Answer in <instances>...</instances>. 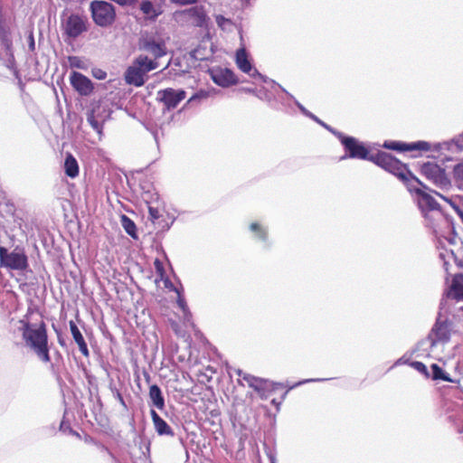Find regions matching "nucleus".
<instances>
[{
    "label": "nucleus",
    "instance_id": "41",
    "mask_svg": "<svg viewBox=\"0 0 463 463\" xmlns=\"http://www.w3.org/2000/svg\"><path fill=\"white\" fill-rule=\"evenodd\" d=\"M197 98H199V95H198V94H194V96H192V97L189 99L188 102H191V101H193L194 99H197Z\"/></svg>",
    "mask_w": 463,
    "mask_h": 463
},
{
    "label": "nucleus",
    "instance_id": "40",
    "mask_svg": "<svg viewBox=\"0 0 463 463\" xmlns=\"http://www.w3.org/2000/svg\"><path fill=\"white\" fill-rule=\"evenodd\" d=\"M116 397L121 404H125L124 398L118 391H117Z\"/></svg>",
    "mask_w": 463,
    "mask_h": 463
},
{
    "label": "nucleus",
    "instance_id": "13",
    "mask_svg": "<svg viewBox=\"0 0 463 463\" xmlns=\"http://www.w3.org/2000/svg\"><path fill=\"white\" fill-rule=\"evenodd\" d=\"M65 34L72 39L87 31V19L79 14H71L64 24Z\"/></svg>",
    "mask_w": 463,
    "mask_h": 463
},
{
    "label": "nucleus",
    "instance_id": "7",
    "mask_svg": "<svg viewBox=\"0 0 463 463\" xmlns=\"http://www.w3.org/2000/svg\"><path fill=\"white\" fill-rule=\"evenodd\" d=\"M420 173L429 181L439 188H448L450 186V180L448 178L446 172L439 165L433 162H427L421 165Z\"/></svg>",
    "mask_w": 463,
    "mask_h": 463
},
{
    "label": "nucleus",
    "instance_id": "25",
    "mask_svg": "<svg viewBox=\"0 0 463 463\" xmlns=\"http://www.w3.org/2000/svg\"><path fill=\"white\" fill-rule=\"evenodd\" d=\"M140 9L150 19H156L160 14V12L155 9L154 5L149 0L142 1Z\"/></svg>",
    "mask_w": 463,
    "mask_h": 463
},
{
    "label": "nucleus",
    "instance_id": "43",
    "mask_svg": "<svg viewBox=\"0 0 463 463\" xmlns=\"http://www.w3.org/2000/svg\"><path fill=\"white\" fill-rule=\"evenodd\" d=\"M461 220V222H463V213H460V215L458 216Z\"/></svg>",
    "mask_w": 463,
    "mask_h": 463
},
{
    "label": "nucleus",
    "instance_id": "26",
    "mask_svg": "<svg viewBox=\"0 0 463 463\" xmlns=\"http://www.w3.org/2000/svg\"><path fill=\"white\" fill-rule=\"evenodd\" d=\"M431 371H432V379L437 380H442L445 382L451 383L452 380L449 377V375L441 369L440 366H439L437 364H431Z\"/></svg>",
    "mask_w": 463,
    "mask_h": 463
},
{
    "label": "nucleus",
    "instance_id": "17",
    "mask_svg": "<svg viewBox=\"0 0 463 463\" xmlns=\"http://www.w3.org/2000/svg\"><path fill=\"white\" fill-rule=\"evenodd\" d=\"M187 15L193 25L196 27H203L207 24L208 17L206 12L202 5H195L188 8L183 12Z\"/></svg>",
    "mask_w": 463,
    "mask_h": 463
},
{
    "label": "nucleus",
    "instance_id": "44",
    "mask_svg": "<svg viewBox=\"0 0 463 463\" xmlns=\"http://www.w3.org/2000/svg\"><path fill=\"white\" fill-rule=\"evenodd\" d=\"M239 384H242L241 379L238 380Z\"/></svg>",
    "mask_w": 463,
    "mask_h": 463
},
{
    "label": "nucleus",
    "instance_id": "33",
    "mask_svg": "<svg viewBox=\"0 0 463 463\" xmlns=\"http://www.w3.org/2000/svg\"><path fill=\"white\" fill-rule=\"evenodd\" d=\"M411 366L415 369L416 371L420 372V373H422L425 377H429L430 376V373H429V371L427 369V366L422 363V362H419V361H414L411 364Z\"/></svg>",
    "mask_w": 463,
    "mask_h": 463
},
{
    "label": "nucleus",
    "instance_id": "8",
    "mask_svg": "<svg viewBox=\"0 0 463 463\" xmlns=\"http://www.w3.org/2000/svg\"><path fill=\"white\" fill-rule=\"evenodd\" d=\"M417 184H418L416 182L411 181L408 184L407 187L411 193H414L417 195L419 207L424 213L425 218L429 219V213L439 210L440 206L433 196L418 187Z\"/></svg>",
    "mask_w": 463,
    "mask_h": 463
},
{
    "label": "nucleus",
    "instance_id": "32",
    "mask_svg": "<svg viewBox=\"0 0 463 463\" xmlns=\"http://www.w3.org/2000/svg\"><path fill=\"white\" fill-rule=\"evenodd\" d=\"M69 64L71 68H77V69H84L85 63L81 60V58L78 56H69L68 58Z\"/></svg>",
    "mask_w": 463,
    "mask_h": 463
},
{
    "label": "nucleus",
    "instance_id": "2",
    "mask_svg": "<svg viewBox=\"0 0 463 463\" xmlns=\"http://www.w3.org/2000/svg\"><path fill=\"white\" fill-rule=\"evenodd\" d=\"M236 374L245 381L262 400H270L271 403L279 405L285 398L288 391L280 383H274L268 380L256 377L250 373H244L241 369H237Z\"/></svg>",
    "mask_w": 463,
    "mask_h": 463
},
{
    "label": "nucleus",
    "instance_id": "30",
    "mask_svg": "<svg viewBox=\"0 0 463 463\" xmlns=\"http://www.w3.org/2000/svg\"><path fill=\"white\" fill-rule=\"evenodd\" d=\"M453 175L457 183L463 184V161L454 166Z\"/></svg>",
    "mask_w": 463,
    "mask_h": 463
},
{
    "label": "nucleus",
    "instance_id": "38",
    "mask_svg": "<svg viewBox=\"0 0 463 463\" xmlns=\"http://www.w3.org/2000/svg\"><path fill=\"white\" fill-rule=\"evenodd\" d=\"M94 77L99 80H104L106 78V72L102 71H99L98 72L93 73Z\"/></svg>",
    "mask_w": 463,
    "mask_h": 463
},
{
    "label": "nucleus",
    "instance_id": "29",
    "mask_svg": "<svg viewBox=\"0 0 463 463\" xmlns=\"http://www.w3.org/2000/svg\"><path fill=\"white\" fill-rule=\"evenodd\" d=\"M435 194L439 198H441L444 202L449 203L458 216L460 215V213H463V210L458 205V203H457L456 199H454L452 197H447V196H445V195H443V194H441L440 193H438V192H436Z\"/></svg>",
    "mask_w": 463,
    "mask_h": 463
},
{
    "label": "nucleus",
    "instance_id": "45",
    "mask_svg": "<svg viewBox=\"0 0 463 463\" xmlns=\"http://www.w3.org/2000/svg\"><path fill=\"white\" fill-rule=\"evenodd\" d=\"M271 463H275V461H274V460H272V462H271Z\"/></svg>",
    "mask_w": 463,
    "mask_h": 463
},
{
    "label": "nucleus",
    "instance_id": "36",
    "mask_svg": "<svg viewBox=\"0 0 463 463\" xmlns=\"http://www.w3.org/2000/svg\"><path fill=\"white\" fill-rule=\"evenodd\" d=\"M176 292L178 294L177 304L184 311L186 308V302L184 298L181 296L180 292L178 290H176Z\"/></svg>",
    "mask_w": 463,
    "mask_h": 463
},
{
    "label": "nucleus",
    "instance_id": "31",
    "mask_svg": "<svg viewBox=\"0 0 463 463\" xmlns=\"http://www.w3.org/2000/svg\"><path fill=\"white\" fill-rule=\"evenodd\" d=\"M148 218L153 223H156L162 216L160 210L150 204L148 205Z\"/></svg>",
    "mask_w": 463,
    "mask_h": 463
},
{
    "label": "nucleus",
    "instance_id": "4",
    "mask_svg": "<svg viewBox=\"0 0 463 463\" xmlns=\"http://www.w3.org/2000/svg\"><path fill=\"white\" fill-rule=\"evenodd\" d=\"M158 62L148 59L146 55L137 56L130 66L128 67L124 73V80L127 84L135 87H141L146 80V73L156 70Z\"/></svg>",
    "mask_w": 463,
    "mask_h": 463
},
{
    "label": "nucleus",
    "instance_id": "27",
    "mask_svg": "<svg viewBox=\"0 0 463 463\" xmlns=\"http://www.w3.org/2000/svg\"><path fill=\"white\" fill-rule=\"evenodd\" d=\"M96 111V109H93L90 113H88L87 120L94 130H96L98 133H101L103 126L102 123L98 119Z\"/></svg>",
    "mask_w": 463,
    "mask_h": 463
},
{
    "label": "nucleus",
    "instance_id": "5",
    "mask_svg": "<svg viewBox=\"0 0 463 463\" xmlns=\"http://www.w3.org/2000/svg\"><path fill=\"white\" fill-rule=\"evenodd\" d=\"M90 11L93 21L101 27L113 24L116 18L115 9L112 4L107 1L95 0L90 3Z\"/></svg>",
    "mask_w": 463,
    "mask_h": 463
},
{
    "label": "nucleus",
    "instance_id": "18",
    "mask_svg": "<svg viewBox=\"0 0 463 463\" xmlns=\"http://www.w3.org/2000/svg\"><path fill=\"white\" fill-rule=\"evenodd\" d=\"M151 419L155 427L156 431L158 435H166V436H174V431L172 428L167 424V422L163 420L155 410L150 411Z\"/></svg>",
    "mask_w": 463,
    "mask_h": 463
},
{
    "label": "nucleus",
    "instance_id": "22",
    "mask_svg": "<svg viewBox=\"0 0 463 463\" xmlns=\"http://www.w3.org/2000/svg\"><path fill=\"white\" fill-rule=\"evenodd\" d=\"M236 64L238 68L246 73H249L251 70V64L248 60L247 52L245 49H239L236 52Z\"/></svg>",
    "mask_w": 463,
    "mask_h": 463
},
{
    "label": "nucleus",
    "instance_id": "20",
    "mask_svg": "<svg viewBox=\"0 0 463 463\" xmlns=\"http://www.w3.org/2000/svg\"><path fill=\"white\" fill-rule=\"evenodd\" d=\"M149 398L151 401V405L155 406L160 411H163L165 407V398L161 392V389L156 384H152L149 387Z\"/></svg>",
    "mask_w": 463,
    "mask_h": 463
},
{
    "label": "nucleus",
    "instance_id": "39",
    "mask_svg": "<svg viewBox=\"0 0 463 463\" xmlns=\"http://www.w3.org/2000/svg\"><path fill=\"white\" fill-rule=\"evenodd\" d=\"M225 21L226 19L222 15L220 14L216 16V22L219 25H222Z\"/></svg>",
    "mask_w": 463,
    "mask_h": 463
},
{
    "label": "nucleus",
    "instance_id": "21",
    "mask_svg": "<svg viewBox=\"0 0 463 463\" xmlns=\"http://www.w3.org/2000/svg\"><path fill=\"white\" fill-rule=\"evenodd\" d=\"M63 167H64V173L67 176H69L71 178H75L79 175V173H80L79 164H78L76 158L71 153H68L66 155Z\"/></svg>",
    "mask_w": 463,
    "mask_h": 463
},
{
    "label": "nucleus",
    "instance_id": "11",
    "mask_svg": "<svg viewBox=\"0 0 463 463\" xmlns=\"http://www.w3.org/2000/svg\"><path fill=\"white\" fill-rule=\"evenodd\" d=\"M451 336V325L447 321H437L433 326L429 339L431 346L439 344H446Z\"/></svg>",
    "mask_w": 463,
    "mask_h": 463
},
{
    "label": "nucleus",
    "instance_id": "9",
    "mask_svg": "<svg viewBox=\"0 0 463 463\" xmlns=\"http://www.w3.org/2000/svg\"><path fill=\"white\" fill-rule=\"evenodd\" d=\"M0 265L10 269L24 270L28 266L27 256L24 252L8 250L0 247Z\"/></svg>",
    "mask_w": 463,
    "mask_h": 463
},
{
    "label": "nucleus",
    "instance_id": "3",
    "mask_svg": "<svg viewBox=\"0 0 463 463\" xmlns=\"http://www.w3.org/2000/svg\"><path fill=\"white\" fill-rule=\"evenodd\" d=\"M370 161L396 175L403 181L407 186L410 182L413 181L419 184L422 188L427 189L426 185L411 175L406 165L402 164L401 161L386 152L379 151L376 154L372 155L370 156Z\"/></svg>",
    "mask_w": 463,
    "mask_h": 463
},
{
    "label": "nucleus",
    "instance_id": "1",
    "mask_svg": "<svg viewBox=\"0 0 463 463\" xmlns=\"http://www.w3.org/2000/svg\"><path fill=\"white\" fill-rule=\"evenodd\" d=\"M32 313L33 310L28 309L24 317L19 321L22 325L19 330L25 345L33 350L43 363L48 364L51 362V355L47 326L43 320L38 324L30 323L28 316Z\"/></svg>",
    "mask_w": 463,
    "mask_h": 463
},
{
    "label": "nucleus",
    "instance_id": "10",
    "mask_svg": "<svg viewBox=\"0 0 463 463\" xmlns=\"http://www.w3.org/2000/svg\"><path fill=\"white\" fill-rule=\"evenodd\" d=\"M341 143L348 152L349 157L370 160L372 155H370L368 149L356 138L353 137H343Z\"/></svg>",
    "mask_w": 463,
    "mask_h": 463
},
{
    "label": "nucleus",
    "instance_id": "24",
    "mask_svg": "<svg viewBox=\"0 0 463 463\" xmlns=\"http://www.w3.org/2000/svg\"><path fill=\"white\" fill-rule=\"evenodd\" d=\"M120 222L125 232L132 238L137 239V235L135 222L127 215H122Z\"/></svg>",
    "mask_w": 463,
    "mask_h": 463
},
{
    "label": "nucleus",
    "instance_id": "37",
    "mask_svg": "<svg viewBox=\"0 0 463 463\" xmlns=\"http://www.w3.org/2000/svg\"><path fill=\"white\" fill-rule=\"evenodd\" d=\"M170 2L174 3V4L181 5H185L194 4L196 2V0H170Z\"/></svg>",
    "mask_w": 463,
    "mask_h": 463
},
{
    "label": "nucleus",
    "instance_id": "35",
    "mask_svg": "<svg viewBox=\"0 0 463 463\" xmlns=\"http://www.w3.org/2000/svg\"><path fill=\"white\" fill-rule=\"evenodd\" d=\"M170 326L177 336H184L181 326L175 320H170Z\"/></svg>",
    "mask_w": 463,
    "mask_h": 463
},
{
    "label": "nucleus",
    "instance_id": "15",
    "mask_svg": "<svg viewBox=\"0 0 463 463\" xmlns=\"http://www.w3.org/2000/svg\"><path fill=\"white\" fill-rule=\"evenodd\" d=\"M70 82L73 89L81 96H89L93 92L92 81L80 72L72 71L70 75Z\"/></svg>",
    "mask_w": 463,
    "mask_h": 463
},
{
    "label": "nucleus",
    "instance_id": "23",
    "mask_svg": "<svg viewBox=\"0 0 463 463\" xmlns=\"http://www.w3.org/2000/svg\"><path fill=\"white\" fill-rule=\"evenodd\" d=\"M146 50L149 52L153 56L154 60L156 61V59L163 57L165 55V47L164 43H157L155 42L147 43L145 46Z\"/></svg>",
    "mask_w": 463,
    "mask_h": 463
},
{
    "label": "nucleus",
    "instance_id": "6",
    "mask_svg": "<svg viewBox=\"0 0 463 463\" xmlns=\"http://www.w3.org/2000/svg\"><path fill=\"white\" fill-rule=\"evenodd\" d=\"M463 302V273L452 276L450 282L443 292L441 305L449 307Z\"/></svg>",
    "mask_w": 463,
    "mask_h": 463
},
{
    "label": "nucleus",
    "instance_id": "16",
    "mask_svg": "<svg viewBox=\"0 0 463 463\" xmlns=\"http://www.w3.org/2000/svg\"><path fill=\"white\" fill-rule=\"evenodd\" d=\"M210 74L213 81L221 87H229L238 81L234 72L227 68H213Z\"/></svg>",
    "mask_w": 463,
    "mask_h": 463
},
{
    "label": "nucleus",
    "instance_id": "42",
    "mask_svg": "<svg viewBox=\"0 0 463 463\" xmlns=\"http://www.w3.org/2000/svg\"><path fill=\"white\" fill-rule=\"evenodd\" d=\"M58 341H59V344H60L61 346H63V345H64V342H63L61 339H60V338H59V339H58Z\"/></svg>",
    "mask_w": 463,
    "mask_h": 463
},
{
    "label": "nucleus",
    "instance_id": "28",
    "mask_svg": "<svg viewBox=\"0 0 463 463\" xmlns=\"http://www.w3.org/2000/svg\"><path fill=\"white\" fill-rule=\"evenodd\" d=\"M250 229L252 232H254L258 239L263 241H265L268 239V232L266 229L259 222H252L250 225Z\"/></svg>",
    "mask_w": 463,
    "mask_h": 463
},
{
    "label": "nucleus",
    "instance_id": "19",
    "mask_svg": "<svg viewBox=\"0 0 463 463\" xmlns=\"http://www.w3.org/2000/svg\"><path fill=\"white\" fill-rule=\"evenodd\" d=\"M69 325L71 333L72 335L74 341L79 346L80 352L82 354L83 356L89 357L90 352L87 343L85 342L84 337L80 333V329L78 328L77 325L72 320L70 321Z\"/></svg>",
    "mask_w": 463,
    "mask_h": 463
},
{
    "label": "nucleus",
    "instance_id": "14",
    "mask_svg": "<svg viewBox=\"0 0 463 463\" xmlns=\"http://www.w3.org/2000/svg\"><path fill=\"white\" fill-rule=\"evenodd\" d=\"M383 146L386 149L395 150L399 152H407V151H429L430 149V145L425 141H418L412 143H405L402 141H385Z\"/></svg>",
    "mask_w": 463,
    "mask_h": 463
},
{
    "label": "nucleus",
    "instance_id": "12",
    "mask_svg": "<svg viewBox=\"0 0 463 463\" xmlns=\"http://www.w3.org/2000/svg\"><path fill=\"white\" fill-rule=\"evenodd\" d=\"M158 100L164 104L168 109H175L178 104L186 98V92L184 90H175L172 88H166L161 90L157 93Z\"/></svg>",
    "mask_w": 463,
    "mask_h": 463
},
{
    "label": "nucleus",
    "instance_id": "34",
    "mask_svg": "<svg viewBox=\"0 0 463 463\" xmlns=\"http://www.w3.org/2000/svg\"><path fill=\"white\" fill-rule=\"evenodd\" d=\"M154 266L158 276L161 279H163L165 275V269L163 263L158 259H156L154 261Z\"/></svg>",
    "mask_w": 463,
    "mask_h": 463
}]
</instances>
